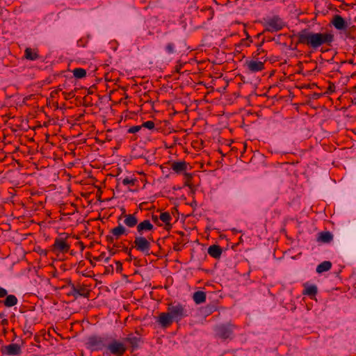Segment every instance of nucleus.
Listing matches in <instances>:
<instances>
[{
    "instance_id": "obj_49",
    "label": "nucleus",
    "mask_w": 356,
    "mask_h": 356,
    "mask_svg": "<svg viewBox=\"0 0 356 356\" xmlns=\"http://www.w3.org/2000/svg\"><path fill=\"white\" fill-rule=\"evenodd\" d=\"M83 105L84 106L88 107V106H92V103L88 101V97L87 96H85L83 97Z\"/></svg>"
},
{
    "instance_id": "obj_33",
    "label": "nucleus",
    "mask_w": 356,
    "mask_h": 356,
    "mask_svg": "<svg viewBox=\"0 0 356 356\" xmlns=\"http://www.w3.org/2000/svg\"><path fill=\"white\" fill-rule=\"evenodd\" d=\"M243 33L245 35L246 38H243L241 40V43H243L244 42V40H248V42L247 43H245V45L246 47H250L251 43H252V38L250 36L248 32L247 31L246 29H244L243 30Z\"/></svg>"
},
{
    "instance_id": "obj_13",
    "label": "nucleus",
    "mask_w": 356,
    "mask_h": 356,
    "mask_svg": "<svg viewBox=\"0 0 356 356\" xmlns=\"http://www.w3.org/2000/svg\"><path fill=\"white\" fill-rule=\"evenodd\" d=\"M330 25L333 26L338 31H344L347 28L348 22L340 15H334L330 22Z\"/></svg>"
},
{
    "instance_id": "obj_52",
    "label": "nucleus",
    "mask_w": 356,
    "mask_h": 356,
    "mask_svg": "<svg viewBox=\"0 0 356 356\" xmlns=\"http://www.w3.org/2000/svg\"><path fill=\"white\" fill-rule=\"evenodd\" d=\"M182 67H183V65L181 63H180L179 61L175 67V72H177V73H180V70L182 68Z\"/></svg>"
},
{
    "instance_id": "obj_44",
    "label": "nucleus",
    "mask_w": 356,
    "mask_h": 356,
    "mask_svg": "<svg viewBox=\"0 0 356 356\" xmlns=\"http://www.w3.org/2000/svg\"><path fill=\"white\" fill-rule=\"evenodd\" d=\"M115 265H116V272L118 273H121L123 270L122 263L120 261H116Z\"/></svg>"
},
{
    "instance_id": "obj_30",
    "label": "nucleus",
    "mask_w": 356,
    "mask_h": 356,
    "mask_svg": "<svg viewBox=\"0 0 356 356\" xmlns=\"http://www.w3.org/2000/svg\"><path fill=\"white\" fill-rule=\"evenodd\" d=\"M133 248H132V246L131 248L123 247L122 251L124 252H125L127 254V255H128V258L126 259V261L130 262V261H131L132 259H134V260L137 259L136 257L133 258V257H132L131 250Z\"/></svg>"
},
{
    "instance_id": "obj_57",
    "label": "nucleus",
    "mask_w": 356,
    "mask_h": 356,
    "mask_svg": "<svg viewBox=\"0 0 356 356\" xmlns=\"http://www.w3.org/2000/svg\"><path fill=\"white\" fill-rule=\"evenodd\" d=\"M172 224L170 223V222H168L167 223H165V229L167 230V231H170L171 229H172Z\"/></svg>"
},
{
    "instance_id": "obj_32",
    "label": "nucleus",
    "mask_w": 356,
    "mask_h": 356,
    "mask_svg": "<svg viewBox=\"0 0 356 356\" xmlns=\"http://www.w3.org/2000/svg\"><path fill=\"white\" fill-rule=\"evenodd\" d=\"M159 219L164 223H167L168 222H170V220H172V217L169 212L165 211L161 213L159 216Z\"/></svg>"
},
{
    "instance_id": "obj_20",
    "label": "nucleus",
    "mask_w": 356,
    "mask_h": 356,
    "mask_svg": "<svg viewBox=\"0 0 356 356\" xmlns=\"http://www.w3.org/2000/svg\"><path fill=\"white\" fill-rule=\"evenodd\" d=\"M17 298L15 295H7L4 300H0V303H3L6 307H12L17 304Z\"/></svg>"
},
{
    "instance_id": "obj_48",
    "label": "nucleus",
    "mask_w": 356,
    "mask_h": 356,
    "mask_svg": "<svg viewBox=\"0 0 356 356\" xmlns=\"http://www.w3.org/2000/svg\"><path fill=\"white\" fill-rule=\"evenodd\" d=\"M195 4L196 5V2L195 0H192L191 1H188L187 2V6H188V9H191L192 11L194 12V6H195Z\"/></svg>"
},
{
    "instance_id": "obj_10",
    "label": "nucleus",
    "mask_w": 356,
    "mask_h": 356,
    "mask_svg": "<svg viewBox=\"0 0 356 356\" xmlns=\"http://www.w3.org/2000/svg\"><path fill=\"white\" fill-rule=\"evenodd\" d=\"M234 327L235 325L231 323L217 325L215 327L216 335L222 340L232 339Z\"/></svg>"
},
{
    "instance_id": "obj_29",
    "label": "nucleus",
    "mask_w": 356,
    "mask_h": 356,
    "mask_svg": "<svg viewBox=\"0 0 356 356\" xmlns=\"http://www.w3.org/2000/svg\"><path fill=\"white\" fill-rule=\"evenodd\" d=\"M318 292V289L316 285H311L305 288L303 291V294L308 295L309 296H314Z\"/></svg>"
},
{
    "instance_id": "obj_19",
    "label": "nucleus",
    "mask_w": 356,
    "mask_h": 356,
    "mask_svg": "<svg viewBox=\"0 0 356 356\" xmlns=\"http://www.w3.org/2000/svg\"><path fill=\"white\" fill-rule=\"evenodd\" d=\"M40 58L38 51L37 49H31V47H26L24 51V58L29 60H35Z\"/></svg>"
},
{
    "instance_id": "obj_39",
    "label": "nucleus",
    "mask_w": 356,
    "mask_h": 356,
    "mask_svg": "<svg viewBox=\"0 0 356 356\" xmlns=\"http://www.w3.org/2000/svg\"><path fill=\"white\" fill-rule=\"evenodd\" d=\"M41 332H42L41 335L35 334L34 337V341L38 343H40L41 342V337L42 336L44 337V339H47L45 337V334H46L45 331L44 330H41Z\"/></svg>"
},
{
    "instance_id": "obj_50",
    "label": "nucleus",
    "mask_w": 356,
    "mask_h": 356,
    "mask_svg": "<svg viewBox=\"0 0 356 356\" xmlns=\"http://www.w3.org/2000/svg\"><path fill=\"white\" fill-rule=\"evenodd\" d=\"M8 295V291L0 286V298L6 297Z\"/></svg>"
},
{
    "instance_id": "obj_21",
    "label": "nucleus",
    "mask_w": 356,
    "mask_h": 356,
    "mask_svg": "<svg viewBox=\"0 0 356 356\" xmlns=\"http://www.w3.org/2000/svg\"><path fill=\"white\" fill-rule=\"evenodd\" d=\"M333 239V235L328 231L321 232L318 233L317 241L327 243L332 241Z\"/></svg>"
},
{
    "instance_id": "obj_11",
    "label": "nucleus",
    "mask_w": 356,
    "mask_h": 356,
    "mask_svg": "<svg viewBox=\"0 0 356 356\" xmlns=\"http://www.w3.org/2000/svg\"><path fill=\"white\" fill-rule=\"evenodd\" d=\"M91 290L88 289V286L86 284H81L79 282L75 284L72 289H70L67 292V296H72L74 300L77 299L78 297H83L89 298L90 296Z\"/></svg>"
},
{
    "instance_id": "obj_47",
    "label": "nucleus",
    "mask_w": 356,
    "mask_h": 356,
    "mask_svg": "<svg viewBox=\"0 0 356 356\" xmlns=\"http://www.w3.org/2000/svg\"><path fill=\"white\" fill-rule=\"evenodd\" d=\"M63 94L65 95V99H70L75 96L74 91H71L70 92H68V93L63 92Z\"/></svg>"
},
{
    "instance_id": "obj_54",
    "label": "nucleus",
    "mask_w": 356,
    "mask_h": 356,
    "mask_svg": "<svg viewBox=\"0 0 356 356\" xmlns=\"http://www.w3.org/2000/svg\"><path fill=\"white\" fill-rule=\"evenodd\" d=\"M114 237L115 236L113 234L112 235H107L106 236V241L108 242L109 243H113Z\"/></svg>"
},
{
    "instance_id": "obj_4",
    "label": "nucleus",
    "mask_w": 356,
    "mask_h": 356,
    "mask_svg": "<svg viewBox=\"0 0 356 356\" xmlns=\"http://www.w3.org/2000/svg\"><path fill=\"white\" fill-rule=\"evenodd\" d=\"M110 337L108 336H99L97 334L90 335L86 343V348L92 352L100 351L107 349L108 342Z\"/></svg>"
},
{
    "instance_id": "obj_36",
    "label": "nucleus",
    "mask_w": 356,
    "mask_h": 356,
    "mask_svg": "<svg viewBox=\"0 0 356 356\" xmlns=\"http://www.w3.org/2000/svg\"><path fill=\"white\" fill-rule=\"evenodd\" d=\"M328 83H329V86L327 88V90L325 91V92L324 94H331L335 91L336 87H335L334 83L331 81H329Z\"/></svg>"
},
{
    "instance_id": "obj_16",
    "label": "nucleus",
    "mask_w": 356,
    "mask_h": 356,
    "mask_svg": "<svg viewBox=\"0 0 356 356\" xmlns=\"http://www.w3.org/2000/svg\"><path fill=\"white\" fill-rule=\"evenodd\" d=\"M165 165H170V168L177 173L181 174L184 172L187 168L188 163L185 161H168L165 163Z\"/></svg>"
},
{
    "instance_id": "obj_22",
    "label": "nucleus",
    "mask_w": 356,
    "mask_h": 356,
    "mask_svg": "<svg viewBox=\"0 0 356 356\" xmlns=\"http://www.w3.org/2000/svg\"><path fill=\"white\" fill-rule=\"evenodd\" d=\"M124 224L129 227H134L138 225V219L134 214H124Z\"/></svg>"
},
{
    "instance_id": "obj_58",
    "label": "nucleus",
    "mask_w": 356,
    "mask_h": 356,
    "mask_svg": "<svg viewBox=\"0 0 356 356\" xmlns=\"http://www.w3.org/2000/svg\"><path fill=\"white\" fill-rule=\"evenodd\" d=\"M101 196H102V191L100 190H99L97 193V199L98 201L99 202H103L101 199Z\"/></svg>"
},
{
    "instance_id": "obj_41",
    "label": "nucleus",
    "mask_w": 356,
    "mask_h": 356,
    "mask_svg": "<svg viewBox=\"0 0 356 356\" xmlns=\"http://www.w3.org/2000/svg\"><path fill=\"white\" fill-rule=\"evenodd\" d=\"M65 282L66 283V285H64L62 289H66L67 286L70 287V289H72L73 286H75V284L73 283L70 278H67L65 280Z\"/></svg>"
},
{
    "instance_id": "obj_37",
    "label": "nucleus",
    "mask_w": 356,
    "mask_h": 356,
    "mask_svg": "<svg viewBox=\"0 0 356 356\" xmlns=\"http://www.w3.org/2000/svg\"><path fill=\"white\" fill-rule=\"evenodd\" d=\"M136 181H137V179H135V178L134 179H129V177H126V178H124L122 180V184L124 185L131 184V185L134 186Z\"/></svg>"
},
{
    "instance_id": "obj_38",
    "label": "nucleus",
    "mask_w": 356,
    "mask_h": 356,
    "mask_svg": "<svg viewBox=\"0 0 356 356\" xmlns=\"http://www.w3.org/2000/svg\"><path fill=\"white\" fill-rule=\"evenodd\" d=\"M142 128V126L141 125H136V126H133V127H131L127 132L128 133H130V134H135L138 131H139Z\"/></svg>"
},
{
    "instance_id": "obj_17",
    "label": "nucleus",
    "mask_w": 356,
    "mask_h": 356,
    "mask_svg": "<svg viewBox=\"0 0 356 356\" xmlns=\"http://www.w3.org/2000/svg\"><path fill=\"white\" fill-rule=\"evenodd\" d=\"M175 233L181 236V238H178L177 241L174 243L173 250L176 252H179L181 250L182 247L188 243V239L184 238L185 234L182 231H177Z\"/></svg>"
},
{
    "instance_id": "obj_35",
    "label": "nucleus",
    "mask_w": 356,
    "mask_h": 356,
    "mask_svg": "<svg viewBox=\"0 0 356 356\" xmlns=\"http://www.w3.org/2000/svg\"><path fill=\"white\" fill-rule=\"evenodd\" d=\"M104 259L105 261H108L110 259L109 257H106V253L102 252L98 257H92V260L99 261L100 260Z\"/></svg>"
},
{
    "instance_id": "obj_46",
    "label": "nucleus",
    "mask_w": 356,
    "mask_h": 356,
    "mask_svg": "<svg viewBox=\"0 0 356 356\" xmlns=\"http://www.w3.org/2000/svg\"><path fill=\"white\" fill-rule=\"evenodd\" d=\"M165 49L169 54H172L174 52V44L172 43H168L166 45Z\"/></svg>"
},
{
    "instance_id": "obj_3",
    "label": "nucleus",
    "mask_w": 356,
    "mask_h": 356,
    "mask_svg": "<svg viewBox=\"0 0 356 356\" xmlns=\"http://www.w3.org/2000/svg\"><path fill=\"white\" fill-rule=\"evenodd\" d=\"M213 15V11L211 8L198 10V6L195 4L191 25L195 29L201 28L207 21L212 19Z\"/></svg>"
},
{
    "instance_id": "obj_14",
    "label": "nucleus",
    "mask_w": 356,
    "mask_h": 356,
    "mask_svg": "<svg viewBox=\"0 0 356 356\" xmlns=\"http://www.w3.org/2000/svg\"><path fill=\"white\" fill-rule=\"evenodd\" d=\"M21 353V346L17 343H10L1 347V353L3 355H19Z\"/></svg>"
},
{
    "instance_id": "obj_31",
    "label": "nucleus",
    "mask_w": 356,
    "mask_h": 356,
    "mask_svg": "<svg viewBox=\"0 0 356 356\" xmlns=\"http://www.w3.org/2000/svg\"><path fill=\"white\" fill-rule=\"evenodd\" d=\"M184 177H186V181L184 182V186H188L190 188H192L193 184L191 183V181L193 179V175L191 173L188 172H184Z\"/></svg>"
},
{
    "instance_id": "obj_26",
    "label": "nucleus",
    "mask_w": 356,
    "mask_h": 356,
    "mask_svg": "<svg viewBox=\"0 0 356 356\" xmlns=\"http://www.w3.org/2000/svg\"><path fill=\"white\" fill-rule=\"evenodd\" d=\"M110 232L118 239L120 236L126 234V229L121 225L111 229Z\"/></svg>"
},
{
    "instance_id": "obj_53",
    "label": "nucleus",
    "mask_w": 356,
    "mask_h": 356,
    "mask_svg": "<svg viewBox=\"0 0 356 356\" xmlns=\"http://www.w3.org/2000/svg\"><path fill=\"white\" fill-rule=\"evenodd\" d=\"M323 95V93L314 92L313 94L311 95V98L313 99H318Z\"/></svg>"
},
{
    "instance_id": "obj_15",
    "label": "nucleus",
    "mask_w": 356,
    "mask_h": 356,
    "mask_svg": "<svg viewBox=\"0 0 356 356\" xmlns=\"http://www.w3.org/2000/svg\"><path fill=\"white\" fill-rule=\"evenodd\" d=\"M157 322L162 327L167 328L172 324L174 321L172 320V316L167 312H162L159 315Z\"/></svg>"
},
{
    "instance_id": "obj_1",
    "label": "nucleus",
    "mask_w": 356,
    "mask_h": 356,
    "mask_svg": "<svg viewBox=\"0 0 356 356\" xmlns=\"http://www.w3.org/2000/svg\"><path fill=\"white\" fill-rule=\"evenodd\" d=\"M294 36L298 38L296 44H305L314 50L324 44L332 47L334 39V35L332 33H314L307 29H302Z\"/></svg>"
},
{
    "instance_id": "obj_12",
    "label": "nucleus",
    "mask_w": 356,
    "mask_h": 356,
    "mask_svg": "<svg viewBox=\"0 0 356 356\" xmlns=\"http://www.w3.org/2000/svg\"><path fill=\"white\" fill-rule=\"evenodd\" d=\"M123 341L124 343H128L127 347L131 349V353L137 350L139 348L140 343L143 342L141 337H136L133 333H130L127 337H124Z\"/></svg>"
},
{
    "instance_id": "obj_18",
    "label": "nucleus",
    "mask_w": 356,
    "mask_h": 356,
    "mask_svg": "<svg viewBox=\"0 0 356 356\" xmlns=\"http://www.w3.org/2000/svg\"><path fill=\"white\" fill-rule=\"evenodd\" d=\"M208 254L214 259H220L222 249L219 245L213 244L209 247Z\"/></svg>"
},
{
    "instance_id": "obj_27",
    "label": "nucleus",
    "mask_w": 356,
    "mask_h": 356,
    "mask_svg": "<svg viewBox=\"0 0 356 356\" xmlns=\"http://www.w3.org/2000/svg\"><path fill=\"white\" fill-rule=\"evenodd\" d=\"M264 42H265V39H264V38H263V40H261V42H259V43H258V44L256 45V46H257V51H256L255 52H254V53L252 54V57L253 58H261L259 57V56H260L261 54H264V55H265V54H266V51H265V50H264V49H263L261 48V47H262V45L264 44Z\"/></svg>"
},
{
    "instance_id": "obj_43",
    "label": "nucleus",
    "mask_w": 356,
    "mask_h": 356,
    "mask_svg": "<svg viewBox=\"0 0 356 356\" xmlns=\"http://www.w3.org/2000/svg\"><path fill=\"white\" fill-rule=\"evenodd\" d=\"M86 259H88L90 262V264L95 267L96 266V264L95 261H93L91 253L90 252H88L86 253Z\"/></svg>"
},
{
    "instance_id": "obj_55",
    "label": "nucleus",
    "mask_w": 356,
    "mask_h": 356,
    "mask_svg": "<svg viewBox=\"0 0 356 356\" xmlns=\"http://www.w3.org/2000/svg\"><path fill=\"white\" fill-rule=\"evenodd\" d=\"M107 250H108L111 255H114L117 253V250H114L113 248H110L109 246L107 247Z\"/></svg>"
},
{
    "instance_id": "obj_59",
    "label": "nucleus",
    "mask_w": 356,
    "mask_h": 356,
    "mask_svg": "<svg viewBox=\"0 0 356 356\" xmlns=\"http://www.w3.org/2000/svg\"><path fill=\"white\" fill-rule=\"evenodd\" d=\"M1 324L3 325V326H5V325H8V320L7 318H3L1 322Z\"/></svg>"
},
{
    "instance_id": "obj_42",
    "label": "nucleus",
    "mask_w": 356,
    "mask_h": 356,
    "mask_svg": "<svg viewBox=\"0 0 356 356\" xmlns=\"http://www.w3.org/2000/svg\"><path fill=\"white\" fill-rule=\"evenodd\" d=\"M31 327L29 326L27 327L26 324L24 325V327L23 328V332L25 335H27L28 337H31L33 334V332L29 330Z\"/></svg>"
},
{
    "instance_id": "obj_9",
    "label": "nucleus",
    "mask_w": 356,
    "mask_h": 356,
    "mask_svg": "<svg viewBox=\"0 0 356 356\" xmlns=\"http://www.w3.org/2000/svg\"><path fill=\"white\" fill-rule=\"evenodd\" d=\"M168 312L172 316V320L177 323H179L183 318L188 316L184 306L180 303H177L176 305L173 303L169 304L168 307Z\"/></svg>"
},
{
    "instance_id": "obj_23",
    "label": "nucleus",
    "mask_w": 356,
    "mask_h": 356,
    "mask_svg": "<svg viewBox=\"0 0 356 356\" xmlns=\"http://www.w3.org/2000/svg\"><path fill=\"white\" fill-rule=\"evenodd\" d=\"M193 298L197 305H200L206 301L207 294L204 291H197L193 293Z\"/></svg>"
},
{
    "instance_id": "obj_2",
    "label": "nucleus",
    "mask_w": 356,
    "mask_h": 356,
    "mask_svg": "<svg viewBox=\"0 0 356 356\" xmlns=\"http://www.w3.org/2000/svg\"><path fill=\"white\" fill-rule=\"evenodd\" d=\"M136 229L138 235L135 236L132 248L143 253L145 256H149L153 254V252L150 251L151 244H149L145 237L143 236V234L147 232H152L154 230V225L149 220H144L138 223Z\"/></svg>"
},
{
    "instance_id": "obj_63",
    "label": "nucleus",
    "mask_w": 356,
    "mask_h": 356,
    "mask_svg": "<svg viewBox=\"0 0 356 356\" xmlns=\"http://www.w3.org/2000/svg\"><path fill=\"white\" fill-rule=\"evenodd\" d=\"M349 92H356V85L349 89Z\"/></svg>"
},
{
    "instance_id": "obj_60",
    "label": "nucleus",
    "mask_w": 356,
    "mask_h": 356,
    "mask_svg": "<svg viewBox=\"0 0 356 356\" xmlns=\"http://www.w3.org/2000/svg\"><path fill=\"white\" fill-rule=\"evenodd\" d=\"M77 243L80 246L81 250L83 251L85 249V245L83 243L82 241H79Z\"/></svg>"
},
{
    "instance_id": "obj_5",
    "label": "nucleus",
    "mask_w": 356,
    "mask_h": 356,
    "mask_svg": "<svg viewBox=\"0 0 356 356\" xmlns=\"http://www.w3.org/2000/svg\"><path fill=\"white\" fill-rule=\"evenodd\" d=\"M69 237V234L65 232L60 234L59 237L55 238L54 244L50 247V251L56 255L69 252L70 245L67 242Z\"/></svg>"
},
{
    "instance_id": "obj_51",
    "label": "nucleus",
    "mask_w": 356,
    "mask_h": 356,
    "mask_svg": "<svg viewBox=\"0 0 356 356\" xmlns=\"http://www.w3.org/2000/svg\"><path fill=\"white\" fill-rule=\"evenodd\" d=\"M97 89V87L94 84L92 86H91L88 89V95H92L95 92V90Z\"/></svg>"
},
{
    "instance_id": "obj_45",
    "label": "nucleus",
    "mask_w": 356,
    "mask_h": 356,
    "mask_svg": "<svg viewBox=\"0 0 356 356\" xmlns=\"http://www.w3.org/2000/svg\"><path fill=\"white\" fill-rule=\"evenodd\" d=\"M152 220L158 226H162V224L159 222V216L154 214H152Z\"/></svg>"
},
{
    "instance_id": "obj_6",
    "label": "nucleus",
    "mask_w": 356,
    "mask_h": 356,
    "mask_svg": "<svg viewBox=\"0 0 356 356\" xmlns=\"http://www.w3.org/2000/svg\"><path fill=\"white\" fill-rule=\"evenodd\" d=\"M263 26L264 32H277L282 30L285 26L283 19L278 15H273L271 17L264 19Z\"/></svg>"
},
{
    "instance_id": "obj_28",
    "label": "nucleus",
    "mask_w": 356,
    "mask_h": 356,
    "mask_svg": "<svg viewBox=\"0 0 356 356\" xmlns=\"http://www.w3.org/2000/svg\"><path fill=\"white\" fill-rule=\"evenodd\" d=\"M72 72L74 76L77 79L85 78L87 74L86 70L81 67L74 69Z\"/></svg>"
},
{
    "instance_id": "obj_34",
    "label": "nucleus",
    "mask_w": 356,
    "mask_h": 356,
    "mask_svg": "<svg viewBox=\"0 0 356 356\" xmlns=\"http://www.w3.org/2000/svg\"><path fill=\"white\" fill-rule=\"evenodd\" d=\"M141 126H142V128L144 127V128L148 129L149 130H152L154 128L155 124L153 121L149 120V121L143 122L141 124Z\"/></svg>"
},
{
    "instance_id": "obj_25",
    "label": "nucleus",
    "mask_w": 356,
    "mask_h": 356,
    "mask_svg": "<svg viewBox=\"0 0 356 356\" xmlns=\"http://www.w3.org/2000/svg\"><path fill=\"white\" fill-rule=\"evenodd\" d=\"M331 268L332 263L330 261H324L317 266L316 270L318 273H322L328 271Z\"/></svg>"
},
{
    "instance_id": "obj_64",
    "label": "nucleus",
    "mask_w": 356,
    "mask_h": 356,
    "mask_svg": "<svg viewBox=\"0 0 356 356\" xmlns=\"http://www.w3.org/2000/svg\"><path fill=\"white\" fill-rule=\"evenodd\" d=\"M351 227L356 231V221L351 223Z\"/></svg>"
},
{
    "instance_id": "obj_40",
    "label": "nucleus",
    "mask_w": 356,
    "mask_h": 356,
    "mask_svg": "<svg viewBox=\"0 0 356 356\" xmlns=\"http://www.w3.org/2000/svg\"><path fill=\"white\" fill-rule=\"evenodd\" d=\"M113 265H109L108 266L104 267V271L103 272V275H108V274H113Z\"/></svg>"
},
{
    "instance_id": "obj_61",
    "label": "nucleus",
    "mask_w": 356,
    "mask_h": 356,
    "mask_svg": "<svg viewBox=\"0 0 356 356\" xmlns=\"http://www.w3.org/2000/svg\"><path fill=\"white\" fill-rule=\"evenodd\" d=\"M350 5L346 3H343L342 5L339 6L341 9L345 10L346 7L349 6Z\"/></svg>"
},
{
    "instance_id": "obj_62",
    "label": "nucleus",
    "mask_w": 356,
    "mask_h": 356,
    "mask_svg": "<svg viewBox=\"0 0 356 356\" xmlns=\"http://www.w3.org/2000/svg\"><path fill=\"white\" fill-rule=\"evenodd\" d=\"M85 265V263L83 260L80 261L78 264L79 268H83Z\"/></svg>"
},
{
    "instance_id": "obj_8",
    "label": "nucleus",
    "mask_w": 356,
    "mask_h": 356,
    "mask_svg": "<svg viewBox=\"0 0 356 356\" xmlns=\"http://www.w3.org/2000/svg\"><path fill=\"white\" fill-rule=\"evenodd\" d=\"M268 60L267 54L262 56L261 58H253L247 60L245 66L250 72L256 73L261 72L264 70L265 63Z\"/></svg>"
},
{
    "instance_id": "obj_24",
    "label": "nucleus",
    "mask_w": 356,
    "mask_h": 356,
    "mask_svg": "<svg viewBox=\"0 0 356 356\" xmlns=\"http://www.w3.org/2000/svg\"><path fill=\"white\" fill-rule=\"evenodd\" d=\"M346 38L350 40L356 39V26L355 25L348 26L344 31Z\"/></svg>"
},
{
    "instance_id": "obj_7",
    "label": "nucleus",
    "mask_w": 356,
    "mask_h": 356,
    "mask_svg": "<svg viewBox=\"0 0 356 356\" xmlns=\"http://www.w3.org/2000/svg\"><path fill=\"white\" fill-rule=\"evenodd\" d=\"M127 349L128 347L124 344V341H120L110 337L106 353L111 354L115 356H122Z\"/></svg>"
},
{
    "instance_id": "obj_56",
    "label": "nucleus",
    "mask_w": 356,
    "mask_h": 356,
    "mask_svg": "<svg viewBox=\"0 0 356 356\" xmlns=\"http://www.w3.org/2000/svg\"><path fill=\"white\" fill-rule=\"evenodd\" d=\"M146 240L148 241L149 243L151 244V242H154V237L152 234L147 235V237H145Z\"/></svg>"
}]
</instances>
